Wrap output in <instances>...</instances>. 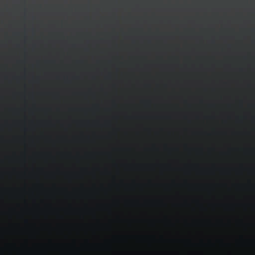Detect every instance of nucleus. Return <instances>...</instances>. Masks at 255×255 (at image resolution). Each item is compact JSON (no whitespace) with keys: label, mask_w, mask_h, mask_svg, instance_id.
I'll return each instance as SVG.
<instances>
[{"label":"nucleus","mask_w":255,"mask_h":255,"mask_svg":"<svg viewBox=\"0 0 255 255\" xmlns=\"http://www.w3.org/2000/svg\"><path fill=\"white\" fill-rule=\"evenodd\" d=\"M138 3H137L136 2L135 3V2H122V5H129V4H131V5H137Z\"/></svg>","instance_id":"f257e3e1"},{"label":"nucleus","mask_w":255,"mask_h":255,"mask_svg":"<svg viewBox=\"0 0 255 255\" xmlns=\"http://www.w3.org/2000/svg\"><path fill=\"white\" fill-rule=\"evenodd\" d=\"M250 4H251V5H255V1H251Z\"/></svg>","instance_id":"f03ea898"},{"label":"nucleus","mask_w":255,"mask_h":255,"mask_svg":"<svg viewBox=\"0 0 255 255\" xmlns=\"http://www.w3.org/2000/svg\"><path fill=\"white\" fill-rule=\"evenodd\" d=\"M242 3L244 4H247V2H242Z\"/></svg>","instance_id":"7ed1b4c3"}]
</instances>
